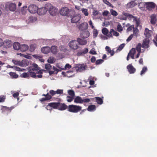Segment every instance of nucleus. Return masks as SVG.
Segmentation results:
<instances>
[{
	"instance_id": "obj_1",
	"label": "nucleus",
	"mask_w": 157,
	"mask_h": 157,
	"mask_svg": "<svg viewBox=\"0 0 157 157\" xmlns=\"http://www.w3.org/2000/svg\"><path fill=\"white\" fill-rule=\"evenodd\" d=\"M46 6L51 15L54 16L56 15L58 12V9L56 8L49 3L46 4Z\"/></svg>"
},
{
	"instance_id": "obj_2",
	"label": "nucleus",
	"mask_w": 157,
	"mask_h": 157,
	"mask_svg": "<svg viewBox=\"0 0 157 157\" xmlns=\"http://www.w3.org/2000/svg\"><path fill=\"white\" fill-rule=\"evenodd\" d=\"M67 111L69 112L77 113L82 110V107L76 105H71L68 106Z\"/></svg>"
},
{
	"instance_id": "obj_3",
	"label": "nucleus",
	"mask_w": 157,
	"mask_h": 157,
	"mask_svg": "<svg viewBox=\"0 0 157 157\" xmlns=\"http://www.w3.org/2000/svg\"><path fill=\"white\" fill-rule=\"evenodd\" d=\"M76 40H71L69 43V46L72 50L75 51L78 49L79 48Z\"/></svg>"
},
{
	"instance_id": "obj_4",
	"label": "nucleus",
	"mask_w": 157,
	"mask_h": 157,
	"mask_svg": "<svg viewBox=\"0 0 157 157\" xmlns=\"http://www.w3.org/2000/svg\"><path fill=\"white\" fill-rule=\"evenodd\" d=\"M38 8L35 5H31L28 7V10L32 13H35L37 12Z\"/></svg>"
},
{
	"instance_id": "obj_5",
	"label": "nucleus",
	"mask_w": 157,
	"mask_h": 157,
	"mask_svg": "<svg viewBox=\"0 0 157 157\" xmlns=\"http://www.w3.org/2000/svg\"><path fill=\"white\" fill-rule=\"evenodd\" d=\"M47 11H48V9L46 7L45 4L44 7L38 8L37 13L39 15H42L45 14Z\"/></svg>"
},
{
	"instance_id": "obj_6",
	"label": "nucleus",
	"mask_w": 157,
	"mask_h": 157,
	"mask_svg": "<svg viewBox=\"0 0 157 157\" xmlns=\"http://www.w3.org/2000/svg\"><path fill=\"white\" fill-rule=\"evenodd\" d=\"M70 12L69 10L67 7H64L62 8L59 12L61 15L64 16H68Z\"/></svg>"
},
{
	"instance_id": "obj_7",
	"label": "nucleus",
	"mask_w": 157,
	"mask_h": 157,
	"mask_svg": "<svg viewBox=\"0 0 157 157\" xmlns=\"http://www.w3.org/2000/svg\"><path fill=\"white\" fill-rule=\"evenodd\" d=\"M58 109L59 110L63 111L68 109V106L64 103L58 102Z\"/></svg>"
},
{
	"instance_id": "obj_8",
	"label": "nucleus",
	"mask_w": 157,
	"mask_h": 157,
	"mask_svg": "<svg viewBox=\"0 0 157 157\" xmlns=\"http://www.w3.org/2000/svg\"><path fill=\"white\" fill-rule=\"evenodd\" d=\"M81 18V16L79 14L74 15L72 18L71 21L73 23H76L79 21Z\"/></svg>"
},
{
	"instance_id": "obj_9",
	"label": "nucleus",
	"mask_w": 157,
	"mask_h": 157,
	"mask_svg": "<svg viewBox=\"0 0 157 157\" xmlns=\"http://www.w3.org/2000/svg\"><path fill=\"white\" fill-rule=\"evenodd\" d=\"M150 40L149 39H144L142 44V47L143 48H148L149 47Z\"/></svg>"
},
{
	"instance_id": "obj_10",
	"label": "nucleus",
	"mask_w": 157,
	"mask_h": 157,
	"mask_svg": "<svg viewBox=\"0 0 157 157\" xmlns=\"http://www.w3.org/2000/svg\"><path fill=\"white\" fill-rule=\"evenodd\" d=\"M145 3L147 8L149 10H151L155 7V4L153 2H146Z\"/></svg>"
},
{
	"instance_id": "obj_11",
	"label": "nucleus",
	"mask_w": 157,
	"mask_h": 157,
	"mask_svg": "<svg viewBox=\"0 0 157 157\" xmlns=\"http://www.w3.org/2000/svg\"><path fill=\"white\" fill-rule=\"evenodd\" d=\"M77 68L76 70L77 72H82L86 70L87 68V67L86 65L83 64L78 65Z\"/></svg>"
},
{
	"instance_id": "obj_12",
	"label": "nucleus",
	"mask_w": 157,
	"mask_h": 157,
	"mask_svg": "<svg viewBox=\"0 0 157 157\" xmlns=\"http://www.w3.org/2000/svg\"><path fill=\"white\" fill-rule=\"evenodd\" d=\"M127 68L130 74H134L136 71V69L132 64H129L127 66Z\"/></svg>"
},
{
	"instance_id": "obj_13",
	"label": "nucleus",
	"mask_w": 157,
	"mask_h": 157,
	"mask_svg": "<svg viewBox=\"0 0 157 157\" xmlns=\"http://www.w3.org/2000/svg\"><path fill=\"white\" fill-rule=\"evenodd\" d=\"M14 108L13 106L10 107H7L2 106L1 107V110L3 112H6L7 113H9L11 112V111Z\"/></svg>"
},
{
	"instance_id": "obj_14",
	"label": "nucleus",
	"mask_w": 157,
	"mask_h": 157,
	"mask_svg": "<svg viewBox=\"0 0 157 157\" xmlns=\"http://www.w3.org/2000/svg\"><path fill=\"white\" fill-rule=\"evenodd\" d=\"M88 52V48H85L82 50L79 49L77 53V55L78 56H80L86 54Z\"/></svg>"
},
{
	"instance_id": "obj_15",
	"label": "nucleus",
	"mask_w": 157,
	"mask_h": 157,
	"mask_svg": "<svg viewBox=\"0 0 157 157\" xmlns=\"http://www.w3.org/2000/svg\"><path fill=\"white\" fill-rule=\"evenodd\" d=\"M42 96H45L46 97L44 98H42L40 99V100L41 102L49 100L51 99L52 98L51 95H49L48 93H47L46 94H43Z\"/></svg>"
},
{
	"instance_id": "obj_16",
	"label": "nucleus",
	"mask_w": 157,
	"mask_h": 157,
	"mask_svg": "<svg viewBox=\"0 0 157 157\" xmlns=\"http://www.w3.org/2000/svg\"><path fill=\"white\" fill-rule=\"evenodd\" d=\"M152 33V31L149 30L148 28L145 29L144 31V35H145L146 38L149 39L151 36Z\"/></svg>"
},
{
	"instance_id": "obj_17",
	"label": "nucleus",
	"mask_w": 157,
	"mask_h": 157,
	"mask_svg": "<svg viewBox=\"0 0 157 157\" xmlns=\"http://www.w3.org/2000/svg\"><path fill=\"white\" fill-rule=\"evenodd\" d=\"M77 41L79 45H85L87 43V41L86 40L80 38H77Z\"/></svg>"
},
{
	"instance_id": "obj_18",
	"label": "nucleus",
	"mask_w": 157,
	"mask_h": 157,
	"mask_svg": "<svg viewBox=\"0 0 157 157\" xmlns=\"http://www.w3.org/2000/svg\"><path fill=\"white\" fill-rule=\"evenodd\" d=\"M90 35V33L89 31L85 30L82 32L80 34V36L83 39L86 38L88 37Z\"/></svg>"
},
{
	"instance_id": "obj_19",
	"label": "nucleus",
	"mask_w": 157,
	"mask_h": 157,
	"mask_svg": "<svg viewBox=\"0 0 157 157\" xmlns=\"http://www.w3.org/2000/svg\"><path fill=\"white\" fill-rule=\"evenodd\" d=\"M88 27V24L86 23H82L78 26V29L80 30H83L86 29Z\"/></svg>"
},
{
	"instance_id": "obj_20",
	"label": "nucleus",
	"mask_w": 157,
	"mask_h": 157,
	"mask_svg": "<svg viewBox=\"0 0 157 157\" xmlns=\"http://www.w3.org/2000/svg\"><path fill=\"white\" fill-rule=\"evenodd\" d=\"M112 34L113 35L117 36L119 35V34L118 33L115 31L113 29H111L110 30V32L108 35V37H112Z\"/></svg>"
},
{
	"instance_id": "obj_21",
	"label": "nucleus",
	"mask_w": 157,
	"mask_h": 157,
	"mask_svg": "<svg viewBox=\"0 0 157 157\" xmlns=\"http://www.w3.org/2000/svg\"><path fill=\"white\" fill-rule=\"evenodd\" d=\"M3 44L6 48H8L11 47L12 45V42L10 40H6L5 41Z\"/></svg>"
},
{
	"instance_id": "obj_22",
	"label": "nucleus",
	"mask_w": 157,
	"mask_h": 157,
	"mask_svg": "<svg viewBox=\"0 0 157 157\" xmlns=\"http://www.w3.org/2000/svg\"><path fill=\"white\" fill-rule=\"evenodd\" d=\"M151 18L150 22L151 24L155 25L157 21L156 16V15L152 14L150 17Z\"/></svg>"
},
{
	"instance_id": "obj_23",
	"label": "nucleus",
	"mask_w": 157,
	"mask_h": 157,
	"mask_svg": "<svg viewBox=\"0 0 157 157\" xmlns=\"http://www.w3.org/2000/svg\"><path fill=\"white\" fill-rule=\"evenodd\" d=\"M41 51L44 54H48L50 52V48L48 46L45 47L41 48Z\"/></svg>"
},
{
	"instance_id": "obj_24",
	"label": "nucleus",
	"mask_w": 157,
	"mask_h": 157,
	"mask_svg": "<svg viewBox=\"0 0 157 157\" xmlns=\"http://www.w3.org/2000/svg\"><path fill=\"white\" fill-rule=\"evenodd\" d=\"M58 102H51L49 103L48 106H50V107L54 109H58Z\"/></svg>"
},
{
	"instance_id": "obj_25",
	"label": "nucleus",
	"mask_w": 157,
	"mask_h": 157,
	"mask_svg": "<svg viewBox=\"0 0 157 157\" xmlns=\"http://www.w3.org/2000/svg\"><path fill=\"white\" fill-rule=\"evenodd\" d=\"M29 48V46L26 44L21 45L20 50L23 52L26 51Z\"/></svg>"
},
{
	"instance_id": "obj_26",
	"label": "nucleus",
	"mask_w": 157,
	"mask_h": 157,
	"mask_svg": "<svg viewBox=\"0 0 157 157\" xmlns=\"http://www.w3.org/2000/svg\"><path fill=\"white\" fill-rule=\"evenodd\" d=\"M123 15L126 16V18H128V19L130 20H132V19H135V17H136L134 16L132 14H129L128 13H126L125 12H123Z\"/></svg>"
},
{
	"instance_id": "obj_27",
	"label": "nucleus",
	"mask_w": 157,
	"mask_h": 157,
	"mask_svg": "<svg viewBox=\"0 0 157 157\" xmlns=\"http://www.w3.org/2000/svg\"><path fill=\"white\" fill-rule=\"evenodd\" d=\"M74 101L76 103H82V99L79 96H77L74 99Z\"/></svg>"
},
{
	"instance_id": "obj_28",
	"label": "nucleus",
	"mask_w": 157,
	"mask_h": 157,
	"mask_svg": "<svg viewBox=\"0 0 157 157\" xmlns=\"http://www.w3.org/2000/svg\"><path fill=\"white\" fill-rule=\"evenodd\" d=\"M21 66L22 67H26L29 65V62L27 59L22 60L21 62Z\"/></svg>"
},
{
	"instance_id": "obj_29",
	"label": "nucleus",
	"mask_w": 157,
	"mask_h": 157,
	"mask_svg": "<svg viewBox=\"0 0 157 157\" xmlns=\"http://www.w3.org/2000/svg\"><path fill=\"white\" fill-rule=\"evenodd\" d=\"M58 50L57 47L56 46H52L50 48V51L54 54H56L58 52Z\"/></svg>"
},
{
	"instance_id": "obj_30",
	"label": "nucleus",
	"mask_w": 157,
	"mask_h": 157,
	"mask_svg": "<svg viewBox=\"0 0 157 157\" xmlns=\"http://www.w3.org/2000/svg\"><path fill=\"white\" fill-rule=\"evenodd\" d=\"M16 4L15 3H11L9 4V8L10 10L14 11L16 8Z\"/></svg>"
},
{
	"instance_id": "obj_31",
	"label": "nucleus",
	"mask_w": 157,
	"mask_h": 157,
	"mask_svg": "<svg viewBox=\"0 0 157 157\" xmlns=\"http://www.w3.org/2000/svg\"><path fill=\"white\" fill-rule=\"evenodd\" d=\"M21 45L20 43L17 42H15L13 44L14 49L16 50H20Z\"/></svg>"
},
{
	"instance_id": "obj_32",
	"label": "nucleus",
	"mask_w": 157,
	"mask_h": 157,
	"mask_svg": "<svg viewBox=\"0 0 157 157\" xmlns=\"http://www.w3.org/2000/svg\"><path fill=\"white\" fill-rule=\"evenodd\" d=\"M133 21L135 22L136 26L137 27L139 26L140 24V18H138L137 17H135V19H133Z\"/></svg>"
},
{
	"instance_id": "obj_33",
	"label": "nucleus",
	"mask_w": 157,
	"mask_h": 157,
	"mask_svg": "<svg viewBox=\"0 0 157 157\" xmlns=\"http://www.w3.org/2000/svg\"><path fill=\"white\" fill-rule=\"evenodd\" d=\"M96 107L95 105H89L87 108V110L89 111H93L96 110Z\"/></svg>"
},
{
	"instance_id": "obj_34",
	"label": "nucleus",
	"mask_w": 157,
	"mask_h": 157,
	"mask_svg": "<svg viewBox=\"0 0 157 157\" xmlns=\"http://www.w3.org/2000/svg\"><path fill=\"white\" fill-rule=\"evenodd\" d=\"M9 74L12 78H16L18 77V75L14 72H10L9 73Z\"/></svg>"
},
{
	"instance_id": "obj_35",
	"label": "nucleus",
	"mask_w": 157,
	"mask_h": 157,
	"mask_svg": "<svg viewBox=\"0 0 157 157\" xmlns=\"http://www.w3.org/2000/svg\"><path fill=\"white\" fill-rule=\"evenodd\" d=\"M71 66L68 63H67L66 64L64 67L62 68L61 67H59L58 66V67L60 68V69L64 70L67 69H70L71 68Z\"/></svg>"
},
{
	"instance_id": "obj_36",
	"label": "nucleus",
	"mask_w": 157,
	"mask_h": 157,
	"mask_svg": "<svg viewBox=\"0 0 157 157\" xmlns=\"http://www.w3.org/2000/svg\"><path fill=\"white\" fill-rule=\"evenodd\" d=\"M95 98L96 102L98 104L101 105L103 103V101L102 98L99 97H96Z\"/></svg>"
},
{
	"instance_id": "obj_37",
	"label": "nucleus",
	"mask_w": 157,
	"mask_h": 157,
	"mask_svg": "<svg viewBox=\"0 0 157 157\" xmlns=\"http://www.w3.org/2000/svg\"><path fill=\"white\" fill-rule=\"evenodd\" d=\"M102 32L103 34L105 35L108 36V34H109V33L108 30L106 28H103L102 29Z\"/></svg>"
},
{
	"instance_id": "obj_38",
	"label": "nucleus",
	"mask_w": 157,
	"mask_h": 157,
	"mask_svg": "<svg viewBox=\"0 0 157 157\" xmlns=\"http://www.w3.org/2000/svg\"><path fill=\"white\" fill-rule=\"evenodd\" d=\"M142 47V45L140 43H139L136 45L135 49H136L137 52H142L141 48Z\"/></svg>"
},
{
	"instance_id": "obj_39",
	"label": "nucleus",
	"mask_w": 157,
	"mask_h": 157,
	"mask_svg": "<svg viewBox=\"0 0 157 157\" xmlns=\"http://www.w3.org/2000/svg\"><path fill=\"white\" fill-rule=\"evenodd\" d=\"M48 62L50 63H53L55 62V59L53 57H50L47 60Z\"/></svg>"
},
{
	"instance_id": "obj_40",
	"label": "nucleus",
	"mask_w": 157,
	"mask_h": 157,
	"mask_svg": "<svg viewBox=\"0 0 157 157\" xmlns=\"http://www.w3.org/2000/svg\"><path fill=\"white\" fill-rule=\"evenodd\" d=\"M67 93L69 96L75 97V93L74 90H67Z\"/></svg>"
},
{
	"instance_id": "obj_41",
	"label": "nucleus",
	"mask_w": 157,
	"mask_h": 157,
	"mask_svg": "<svg viewBox=\"0 0 157 157\" xmlns=\"http://www.w3.org/2000/svg\"><path fill=\"white\" fill-rule=\"evenodd\" d=\"M136 52L135 48H132L129 51L128 54L129 55H134Z\"/></svg>"
},
{
	"instance_id": "obj_42",
	"label": "nucleus",
	"mask_w": 157,
	"mask_h": 157,
	"mask_svg": "<svg viewBox=\"0 0 157 157\" xmlns=\"http://www.w3.org/2000/svg\"><path fill=\"white\" fill-rule=\"evenodd\" d=\"M147 68L146 67L144 66L142 70L140 72V75H142L143 74H144L145 73L147 72Z\"/></svg>"
},
{
	"instance_id": "obj_43",
	"label": "nucleus",
	"mask_w": 157,
	"mask_h": 157,
	"mask_svg": "<svg viewBox=\"0 0 157 157\" xmlns=\"http://www.w3.org/2000/svg\"><path fill=\"white\" fill-rule=\"evenodd\" d=\"M67 101L68 102H71L74 98V97L70 96H67Z\"/></svg>"
},
{
	"instance_id": "obj_44",
	"label": "nucleus",
	"mask_w": 157,
	"mask_h": 157,
	"mask_svg": "<svg viewBox=\"0 0 157 157\" xmlns=\"http://www.w3.org/2000/svg\"><path fill=\"white\" fill-rule=\"evenodd\" d=\"M82 13L85 16H88L89 15V13L88 12V10L86 9L83 8L82 10Z\"/></svg>"
},
{
	"instance_id": "obj_45",
	"label": "nucleus",
	"mask_w": 157,
	"mask_h": 157,
	"mask_svg": "<svg viewBox=\"0 0 157 157\" xmlns=\"http://www.w3.org/2000/svg\"><path fill=\"white\" fill-rule=\"evenodd\" d=\"M118 18L120 20H126V17L125 16L123 15V12H122V15H121L118 16Z\"/></svg>"
},
{
	"instance_id": "obj_46",
	"label": "nucleus",
	"mask_w": 157,
	"mask_h": 157,
	"mask_svg": "<svg viewBox=\"0 0 157 157\" xmlns=\"http://www.w3.org/2000/svg\"><path fill=\"white\" fill-rule=\"evenodd\" d=\"M36 45L35 44H32L30 47V51L31 52H33L36 49Z\"/></svg>"
},
{
	"instance_id": "obj_47",
	"label": "nucleus",
	"mask_w": 157,
	"mask_h": 157,
	"mask_svg": "<svg viewBox=\"0 0 157 157\" xmlns=\"http://www.w3.org/2000/svg\"><path fill=\"white\" fill-rule=\"evenodd\" d=\"M28 74H29V76H30L33 78H36V75L34 72L29 71Z\"/></svg>"
},
{
	"instance_id": "obj_48",
	"label": "nucleus",
	"mask_w": 157,
	"mask_h": 157,
	"mask_svg": "<svg viewBox=\"0 0 157 157\" xmlns=\"http://www.w3.org/2000/svg\"><path fill=\"white\" fill-rule=\"evenodd\" d=\"M133 31L134 34L136 36H137L138 35L139 33V30L137 28V27L134 28L133 29Z\"/></svg>"
},
{
	"instance_id": "obj_49",
	"label": "nucleus",
	"mask_w": 157,
	"mask_h": 157,
	"mask_svg": "<svg viewBox=\"0 0 157 157\" xmlns=\"http://www.w3.org/2000/svg\"><path fill=\"white\" fill-rule=\"evenodd\" d=\"M110 11L111 14L114 16H116L118 15L117 13L113 9L111 10Z\"/></svg>"
},
{
	"instance_id": "obj_50",
	"label": "nucleus",
	"mask_w": 157,
	"mask_h": 157,
	"mask_svg": "<svg viewBox=\"0 0 157 157\" xmlns=\"http://www.w3.org/2000/svg\"><path fill=\"white\" fill-rule=\"evenodd\" d=\"M31 70L34 71H36L38 70V65L35 63L33 64V67L32 68Z\"/></svg>"
},
{
	"instance_id": "obj_51",
	"label": "nucleus",
	"mask_w": 157,
	"mask_h": 157,
	"mask_svg": "<svg viewBox=\"0 0 157 157\" xmlns=\"http://www.w3.org/2000/svg\"><path fill=\"white\" fill-rule=\"evenodd\" d=\"M125 46V44H121L119 47H118V48L116 52L120 51H121L122 49Z\"/></svg>"
},
{
	"instance_id": "obj_52",
	"label": "nucleus",
	"mask_w": 157,
	"mask_h": 157,
	"mask_svg": "<svg viewBox=\"0 0 157 157\" xmlns=\"http://www.w3.org/2000/svg\"><path fill=\"white\" fill-rule=\"evenodd\" d=\"M135 2L133 1L131 2L128 4V6L130 8L134 7L135 6Z\"/></svg>"
},
{
	"instance_id": "obj_53",
	"label": "nucleus",
	"mask_w": 157,
	"mask_h": 157,
	"mask_svg": "<svg viewBox=\"0 0 157 157\" xmlns=\"http://www.w3.org/2000/svg\"><path fill=\"white\" fill-rule=\"evenodd\" d=\"M29 71L27 72H24L22 75V77L26 78L29 77V74H28Z\"/></svg>"
},
{
	"instance_id": "obj_54",
	"label": "nucleus",
	"mask_w": 157,
	"mask_h": 157,
	"mask_svg": "<svg viewBox=\"0 0 157 157\" xmlns=\"http://www.w3.org/2000/svg\"><path fill=\"white\" fill-rule=\"evenodd\" d=\"M94 29L93 31V35L94 38L96 37L98 34V32L97 30L95 29Z\"/></svg>"
},
{
	"instance_id": "obj_55",
	"label": "nucleus",
	"mask_w": 157,
	"mask_h": 157,
	"mask_svg": "<svg viewBox=\"0 0 157 157\" xmlns=\"http://www.w3.org/2000/svg\"><path fill=\"white\" fill-rule=\"evenodd\" d=\"M89 53L92 55H95L97 54L94 48H92L90 51Z\"/></svg>"
},
{
	"instance_id": "obj_56",
	"label": "nucleus",
	"mask_w": 157,
	"mask_h": 157,
	"mask_svg": "<svg viewBox=\"0 0 157 157\" xmlns=\"http://www.w3.org/2000/svg\"><path fill=\"white\" fill-rule=\"evenodd\" d=\"M6 99V96L4 95L0 96V102H4Z\"/></svg>"
},
{
	"instance_id": "obj_57",
	"label": "nucleus",
	"mask_w": 157,
	"mask_h": 157,
	"mask_svg": "<svg viewBox=\"0 0 157 157\" xmlns=\"http://www.w3.org/2000/svg\"><path fill=\"white\" fill-rule=\"evenodd\" d=\"M45 69L47 70H49L52 68L51 66L48 63L46 64L45 65Z\"/></svg>"
},
{
	"instance_id": "obj_58",
	"label": "nucleus",
	"mask_w": 157,
	"mask_h": 157,
	"mask_svg": "<svg viewBox=\"0 0 157 157\" xmlns=\"http://www.w3.org/2000/svg\"><path fill=\"white\" fill-rule=\"evenodd\" d=\"M12 62L15 64L17 65H19L21 66V61L13 60H12Z\"/></svg>"
},
{
	"instance_id": "obj_59",
	"label": "nucleus",
	"mask_w": 157,
	"mask_h": 157,
	"mask_svg": "<svg viewBox=\"0 0 157 157\" xmlns=\"http://www.w3.org/2000/svg\"><path fill=\"white\" fill-rule=\"evenodd\" d=\"M104 61V60L102 59H99L97 60L95 62L96 65H98L101 64Z\"/></svg>"
},
{
	"instance_id": "obj_60",
	"label": "nucleus",
	"mask_w": 157,
	"mask_h": 157,
	"mask_svg": "<svg viewBox=\"0 0 157 157\" xmlns=\"http://www.w3.org/2000/svg\"><path fill=\"white\" fill-rule=\"evenodd\" d=\"M91 101L90 99L88 98H84L82 99V103L83 102L88 103Z\"/></svg>"
},
{
	"instance_id": "obj_61",
	"label": "nucleus",
	"mask_w": 157,
	"mask_h": 157,
	"mask_svg": "<svg viewBox=\"0 0 157 157\" xmlns=\"http://www.w3.org/2000/svg\"><path fill=\"white\" fill-rule=\"evenodd\" d=\"M56 94H61L63 93V90L58 89L56 91Z\"/></svg>"
},
{
	"instance_id": "obj_62",
	"label": "nucleus",
	"mask_w": 157,
	"mask_h": 157,
	"mask_svg": "<svg viewBox=\"0 0 157 157\" xmlns=\"http://www.w3.org/2000/svg\"><path fill=\"white\" fill-rule=\"evenodd\" d=\"M117 29L118 31L120 32L123 30V28L121 25H117Z\"/></svg>"
},
{
	"instance_id": "obj_63",
	"label": "nucleus",
	"mask_w": 157,
	"mask_h": 157,
	"mask_svg": "<svg viewBox=\"0 0 157 157\" xmlns=\"http://www.w3.org/2000/svg\"><path fill=\"white\" fill-rule=\"evenodd\" d=\"M49 93L51 94L50 95H51V96H53L56 94V91H55L53 90H51L49 91Z\"/></svg>"
},
{
	"instance_id": "obj_64",
	"label": "nucleus",
	"mask_w": 157,
	"mask_h": 157,
	"mask_svg": "<svg viewBox=\"0 0 157 157\" xmlns=\"http://www.w3.org/2000/svg\"><path fill=\"white\" fill-rule=\"evenodd\" d=\"M99 13V12L98 11L94 10L93 12V15L94 16H97L98 15Z\"/></svg>"
}]
</instances>
